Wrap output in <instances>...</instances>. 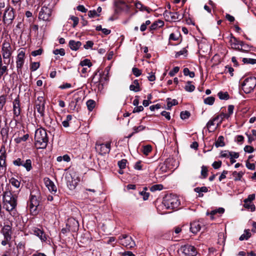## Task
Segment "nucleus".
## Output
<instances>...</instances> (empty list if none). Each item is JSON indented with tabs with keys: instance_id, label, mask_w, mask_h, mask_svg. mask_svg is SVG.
<instances>
[{
	"instance_id": "3",
	"label": "nucleus",
	"mask_w": 256,
	"mask_h": 256,
	"mask_svg": "<svg viewBox=\"0 0 256 256\" xmlns=\"http://www.w3.org/2000/svg\"><path fill=\"white\" fill-rule=\"evenodd\" d=\"M40 198V194L38 190H32L31 192L28 206L32 215H36L38 213Z\"/></svg>"
},
{
	"instance_id": "13",
	"label": "nucleus",
	"mask_w": 256,
	"mask_h": 256,
	"mask_svg": "<svg viewBox=\"0 0 256 256\" xmlns=\"http://www.w3.org/2000/svg\"><path fill=\"white\" fill-rule=\"evenodd\" d=\"M25 52L22 50H20L16 56V65L18 72H22V68L24 62Z\"/></svg>"
},
{
	"instance_id": "52",
	"label": "nucleus",
	"mask_w": 256,
	"mask_h": 256,
	"mask_svg": "<svg viewBox=\"0 0 256 256\" xmlns=\"http://www.w3.org/2000/svg\"><path fill=\"white\" fill-rule=\"evenodd\" d=\"M180 36V34H179L178 33H172L170 36L169 39L170 40H178Z\"/></svg>"
},
{
	"instance_id": "54",
	"label": "nucleus",
	"mask_w": 256,
	"mask_h": 256,
	"mask_svg": "<svg viewBox=\"0 0 256 256\" xmlns=\"http://www.w3.org/2000/svg\"><path fill=\"white\" fill-rule=\"evenodd\" d=\"M40 63L38 62H33L30 64V68L32 71H36L40 67Z\"/></svg>"
},
{
	"instance_id": "64",
	"label": "nucleus",
	"mask_w": 256,
	"mask_h": 256,
	"mask_svg": "<svg viewBox=\"0 0 256 256\" xmlns=\"http://www.w3.org/2000/svg\"><path fill=\"white\" fill-rule=\"evenodd\" d=\"M13 164L14 165L16 166H22L23 164V160H22L20 158H18L13 162Z\"/></svg>"
},
{
	"instance_id": "19",
	"label": "nucleus",
	"mask_w": 256,
	"mask_h": 256,
	"mask_svg": "<svg viewBox=\"0 0 256 256\" xmlns=\"http://www.w3.org/2000/svg\"><path fill=\"white\" fill-rule=\"evenodd\" d=\"M33 234L40 238L42 242H46L47 238L44 231L37 228H34L32 230Z\"/></svg>"
},
{
	"instance_id": "12",
	"label": "nucleus",
	"mask_w": 256,
	"mask_h": 256,
	"mask_svg": "<svg viewBox=\"0 0 256 256\" xmlns=\"http://www.w3.org/2000/svg\"><path fill=\"white\" fill-rule=\"evenodd\" d=\"M164 16L165 20L168 22H176L178 20H181L182 16H181L178 12H170L165 10L164 13Z\"/></svg>"
},
{
	"instance_id": "8",
	"label": "nucleus",
	"mask_w": 256,
	"mask_h": 256,
	"mask_svg": "<svg viewBox=\"0 0 256 256\" xmlns=\"http://www.w3.org/2000/svg\"><path fill=\"white\" fill-rule=\"evenodd\" d=\"M96 150L100 155L108 154L110 150V143L100 144L97 142L96 144Z\"/></svg>"
},
{
	"instance_id": "17",
	"label": "nucleus",
	"mask_w": 256,
	"mask_h": 256,
	"mask_svg": "<svg viewBox=\"0 0 256 256\" xmlns=\"http://www.w3.org/2000/svg\"><path fill=\"white\" fill-rule=\"evenodd\" d=\"M202 223L200 221H194L190 223V230L194 234H196L201 229Z\"/></svg>"
},
{
	"instance_id": "20",
	"label": "nucleus",
	"mask_w": 256,
	"mask_h": 256,
	"mask_svg": "<svg viewBox=\"0 0 256 256\" xmlns=\"http://www.w3.org/2000/svg\"><path fill=\"white\" fill-rule=\"evenodd\" d=\"M44 184L48 188L50 192L52 193L56 194L57 191V188L54 182L48 178L44 179Z\"/></svg>"
},
{
	"instance_id": "46",
	"label": "nucleus",
	"mask_w": 256,
	"mask_h": 256,
	"mask_svg": "<svg viewBox=\"0 0 256 256\" xmlns=\"http://www.w3.org/2000/svg\"><path fill=\"white\" fill-rule=\"evenodd\" d=\"M102 78L100 76V78L98 81H94L96 86L98 87V90H102L103 88V84L102 83Z\"/></svg>"
},
{
	"instance_id": "16",
	"label": "nucleus",
	"mask_w": 256,
	"mask_h": 256,
	"mask_svg": "<svg viewBox=\"0 0 256 256\" xmlns=\"http://www.w3.org/2000/svg\"><path fill=\"white\" fill-rule=\"evenodd\" d=\"M12 104L14 114L15 116L18 117L20 115L21 112L20 100L18 96L12 102Z\"/></svg>"
},
{
	"instance_id": "53",
	"label": "nucleus",
	"mask_w": 256,
	"mask_h": 256,
	"mask_svg": "<svg viewBox=\"0 0 256 256\" xmlns=\"http://www.w3.org/2000/svg\"><path fill=\"white\" fill-rule=\"evenodd\" d=\"M53 53L56 55L60 54L64 56L65 54V50L64 48L56 49L53 51Z\"/></svg>"
},
{
	"instance_id": "62",
	"label": "nucleus",
	"mask_w": 256,
	"mask_h": 256,
	"mask_svg": "<svg viewBox=\"0 0 256 256\" xmlns=\"http://www.w3.org/2000/svg\"><path fill=\"white\" fill-rule=\"evenodd\" d=\"M70 20H72L73 21L72 26L74 28L76 27V26L78 23V21H79L78 18L75 16H70Z\"/></svg>"
},
{
	"instance_id": "41",
	"label": "nucleus",
	"mask_w": 256,
	"mask_h": 256,
	"mask_svg": "<svg viewBox=\"0 0 256 256\" xmlns=\"http://www.w3.org/2000/svg\"><path fill=\"white\" fill-rule=\"evenodd\" d=\"M194 191L197 193L206 192H208V188L206 186L197 187L194 189Z\"/></svg>"
},
{
	"instance_id": "32",
	"label": "nucleus",
	"mask_w": 256,
	"mask_h": 256,
	"mask_svg": "<svg viewBox=\"0 0 256 256\" xmlns=\"http://www.w3.org/2000/svg\"><path fill=\"white\" fill-rule=\"evenodd\" d=\"M215 146L216 148L224 146V138L222 136H218L217 140L215 142Z\"/></svg>"
},
{
	"instance_id": "61",
	"label": "nucleus",
	"mask_w": 256,
	"mask_h": 256,
	"mask_svg": "<svg viewBox=\"0 0 256 256\" xmlns=\"http://www.w3.org/2000/svg\"><path fill=\"white\" fill-rule=\"evenodd\" d=\"M133 74L136 77L140 76L141 74V70L136 68H134L132 69Z\"/></svg>"
},
{
	"instance_id": "14",
	"label": "nucleus",
	"mask_w": 256,
	"mask_h": 256,
	"mask_svg": "<svg viewBox=\"0 0 256 256\" xmlns=\"http://www.w3.org/2000/svg\"><path fill=\"white\" fill-rule=\"evenodd\" d=\"M52 14V9L48 6H44L39 13L38 18L43 20H48Z\"/></svg>"
},
{
	"instance_id": "58",
	"label": "nucleus",
	"mask_w": 256,
	"mask_h": 256,
	"mask_svg": "<svg viewBox=\"0 0 256 256\" xmlns=\"http://www.w3.org/2000/svg\"><path fill=\"white\" fill-rule=\"evenodd\" d=\"M152 148L150 146H146L144 147L143 153L145 155H148V154L151 152Z\"/></svg>"
},
{
	"instance_id": "36",
	"label": "nucleus",
	"mask_w": 256,
	"mask_h": 256,
	"mask_svg": "<svg viewBox=\"0 0 256 256\" xmlns=\"http://www.w3.org/2000/svg\"><path fill=\"white\" fill-rule=\"evenodd\" d=\"M244 206L248 210H250L251 211H254L255 210V206L252 202H244Z\"/></svg>"
},
{
	"instance_id": "44",
	"label": "nucleus",
	"mask_w": 256,
	"mask_h": 256,
	"mask_svg": "<svg viewBox=\"0 0 256 256\" xmlns=\"http://www.w3.org/2000/svg\"><path fill=\"white\" fill-rule=\"evenodd\" d=\"M214 98L213 96H209L204 100L205 104L212 105L214 102Z\"/></svg>"
},
{
	"instance_id": "23",
	"label": "nucleus",
	"mask_w": 256,
	"mask_h": 256,
	"mask_svg": "<svg viewBox=\"0 0 256 256\" xmlns=\"http://www.w3.org/2000/svg\"><path fill=\"white\" fill-rule=\"evenodd\" d=\"M6 158V150H3L2 148L0 150V167L5 166Z\"/></svg>"
},
{
	"instance_id": "59",
	"label": "nucleus",
	"mask_w": 256,
	"mask_h": 256,
	"mask_svg": "<svg viewBox=\"0 0 256 256\" xmlns=\"http://www.w3.org/2000/svg\"><path fill=\"white\" fill-rule=\"evenodd\" d=\"M94 46V42L92 41L88 40L86 42V44L84 45V48L86 50H88L89 48H92Z\"/></svg>"
},
{
	"instance_id": "30",
	"label": "nucleus",
	"mask_w": 256,
	"mask_h": 256,
	"mask_svg": "<svg viewBox=\"0 0 256 256\" xmlns=\"http://www.w3.org/2000/svg\"><path fill=\"white\" fill-rule=\"evenodd\" d=\"M244 172H237L234 171L232 172V176L234 180L236 181L240 180L242 177L244 175Z\"/></svg>"
},
{
	"instance_id": "45",
	"label": "nucleus",
	"mask_w": 256,
	"mask_h": 256,
	"mask_svg": "<svg viewBox=\"0 0 256 256\" xmlns=\"http://www.w3.org/2000/svg\"><path fill=\"white\" fill-rule=\"evenodd\" d=\"M80 65L82 66H88V68H90L92 66V64L89 60L85 59L80 62Z\"/></svg>"
},
{
	"instance_id": "35",
	"label": "nucleus",
	"mask_w": 256,
	"mask_h": 256,
	"mask_svg": "<svg viewBox=\"0 0 256 256\" xmlns=\"http://www.w3.org/2000/svg\"><path fill=\"white\" fill-rule=\"evenodd\" d=\"M86 106L90 111L92 110L96 106V102L92 100H89L86 102Z\"/></svg>"
},
{
	"instance_id": "33",
	"label": "nucleus",
	"mask_w": 256,
	"mask_h": 256,
	"mask_svg": "<svg viewBox=\"0 0 256 256\" xmlns=\"http://www.w3.org/2000/svg\"><path fill=\"white\" fill-rule=\"evenodd\" d=\"M251 236V234L248 230H246L244 232V234L241 235L240 237L239 240H248Z\"/></svg>"
},
{
	"instance_id": "43",
	"label": "nucleus",
	"mask_w": 256,
	"mask_h": 256,
	"mask_svg": "<svg viewBox=\"0 0 256 256\" xmlns=\"http://www.w3.org/2000/svg\"><path fill=\"white\" fill-rule=\"evenodd\" d=\"M10 183L16 188H18L20 186V182L18 180L12 178L10 180Z\"/></svg>"
},
{
	"instance_id": "37",
	"label": "nucleus",
	"mask_w": 256,
	"mask_h": 256,
	"mask_svg": "<svg viewBox=\"0 0 256 256\" xmlns=\"http://www.w3.org/2000/svg\"><path fill=\"white\" fill-rule=\"evenodd\" d=\"M218 96L220 100H227L230 98L229 95L227 92H220L218 93Z\"/></svg>"
},
{
	"instance_id": "27",
	"label": "nucleus",
	"mask_w": 256,
	"mask_h": 256,
	"mask_svg": "<svg viewBox=\"0 0 256 256\" xmlns=\"http://www.w3.org/2000/svg\"><path fill=\"white\" fill-rule=\"evenodd\" d=\"M9 128L8 127H5L2 128L0 131V134L2 136L3 140L6 142L8 138Z\"/></svg>"
},
{
	"instance_id": "24",
	"label": "nucleus",
	"mask_w": 256,
	"mask_h": 256,
	"mask_svg": "<svg viewBox=\"0 0 256 256\" xmlns=\"http://www.w3.org/2000/svg\"><path fill=\"white\" fill-rule=\"evenodd\" d=\"M224 210L222 208H220L218 209L212 210L210 212H207L206 215H210V218L213 220L214 218V216L217 214H222L224 212Z\"/></svg>"
},
{
	"instance_id": "60",
	"label": "nucleus",
	"mask_w": 256,
	"mask_h": 256,
	"mask_svg": "<svg viewBox=\"0 0 256 256\" xmlns=\"http://www.w3.org/2000/svg\"><path fill=\"white\" fill-rule=\"evenodd\" d=\"M180 68L178 66L174 67L172 70L169 72V75L171 76H174L179 71Z\"/></svg>"
},
{
	"instance_id": "63",
	"label": "nucleus",
	"mask_w": 256,
	"mask_h": 256,
	"mask_svg": "<svg viewBox=\"0 0 256 256\" xmlns=\"http://www.w3.org/2000/svg\"><path fill=\"white\" fill-rule=\"evenodd\" d=\"M244 150L246 152L252 153L254 151V148L252 146H246L244 148Z\"/></svg>"
},
{
	"instance_id": "28",
	"label": "nucleus",
	"mask_w": 256,
	"mask_h": 256,
	"mask_svg": "<svg viewBox=\"0 0 256 256\" xmlns=\"http://www.w3.org/2000/svg\"><path fill=\"white\" fill-rule=\"evenodd\" d=\"M216 117L218 118V122L217 123V126H218L222 124L224 119H228L229 118L228 116H227L226 114L224 112L220 113V114L216 116Z\"/></svg>"
},
{
	"instance_id": "11",
	"label": "nucleus",
	"mask_w": 256,
	"mask_h": 256,
	"mask_svg": "<svg viewBox=\"0 0 256 256\" xmlns=\"http://www.w3.org/2000/svg\"><path fill=\"white\" fill-rule=\"evenodd\" d=\"M229 42L232 48L240 51H244L242 48V46H244V42L239 40L235 37L231 36L230 38Z\"/></svg>"
},
{
	"instance_id": "18",
	"label": "nucleus",
	"mask_w": 256,
	"mask_h": 256,
	"mask_svg": "<svg viewBox=\"0 0 256 256\" xmlns=\"http://www.w3.org/2000/svg\"><path fill=\"white\" fill-rule=\"evenodd\" d=\"M66 180L68 188L71 190L74 189L78 184V180L74 178L70 174L66 176Z\"/></svg>"
},
{
	"instance_id": "38",
	"label": "nucleus",
	"mask_w": 256,
	"mask_h": 256,
	"mask_svg": "<svg viewBox=\"0 0 256 256\" xmlns=\"http://www.w3.org/2000/svg\"><path fill=\"white\" fill-rule=\"evenodd\" d=\"M218 120V117H214L211 120H210L206 124V127L209 130V131H210V129L211 128V126H214V122L216 121H217Z\"/></svg>"
},
{
	"instance_id": "26",
	"label": "nucleus",
	"mask_w": 256,
	"mask_h": 256,
	"mask_svg": "<svg viewBox=\"0 0 256 256\" xmlns=\"http://www.w3.org/2000/svg\"><path fill=\"white\" fill-rule=\"evenodd\" d=\"M130 90L134 92H138L140 90L138 80H136L134 81L133 84L130 86Z\"/></svg>"
},
{
	"instance_id": "25",
	"label": "nucleus",
	"mask_w": 256,
	"mask_h": 256,
	"mask_svg": "<svg viewBox=\"0 0 256 256\" xmlns=\"http://www.w3.org/2000/svg\"><path fill=\"white\" fill-rule=\"evenodd\" d=\"M135 6L137 9H138L140 11H146L148 13H150L151 11V10L146 6H144L140 2H136L135 4Z\"/></svg>"
},
{
	"instance_id": "42",
	"label": "nucleus",
	"mask_w": 256,
	"mask_h": 256,
	"mask_svg": "<svg viewBox=\"0 0 256 256\" xmlns=\"http://www.w3.org/2000/svg\"><path fill=\"white\" fill-rule=\"evenodd\" d=\"M68 222H72L73 224L74 225V227L75 228L74 229L71 228L70 226H69V224H66V226L68 227V231H70V230L75 231L76 230V228H78V222L77 221L75 220H70Z\"/></svg>"
},
{
	"instance_id": "48",
	"label": "nucleus",
	"mask_w": 256,
	"mask_h": 256,
	"mask_svg": "<svg viewBox=\"0 0 256 256\" xmlns=\"http://www.w3.org/2000/svg\"><path fill=\"white\" fill-rule=\"evenodd\" d=\"M242 62L244 64H256V59L250 58H244Z\"/></svg>"
},
{
	"instance_id": "6",
	"label": "nucleus",
	"mask_w": 256,
	"mask_h": 256,
	"mask_svg": "<svg viewBox=\"0 0 256 256\" xmlns=\"http://www.w3.org/2000/svg\"><path fill=\"white\" fill-rule=\"evenodd\" d=\"M2 52L4 64L8 65L10 63V58L12 54V48L8 42L4 41L2 45Z\"/></svg>"
},
{
	"instance_id": "39",
	"label": "nucleus",
	"mask_w": 256,
	"mask_h": 256,
	"mask_svg": "<svg viewBox=\"0 0 256 256\" xmlns=\"http://www.w3.org/2000/svg\"><path fill=\"white\" fill-rule=\"evenodd\" d=\"M184 74L185 76H188L190 78H194L195 76L194 72L190 71L189 69L187 68H186L183 70Z\"/></svg>"
},
{
	"instance_id": "51",
	"label": "nucleus",
	"mask_w": 256,
	"mask_h": 256,
	"mask_svg": "<svg viewBox=\"0 0 256 256\" xmlns=\"http://www.w3.org/2000/svg\"><path fill=\"white\" fill-rule=\"evenodd\" d=\"M180 118L182 120L188 118L190 116V113L188 111H183L180 112Z\"/></svg>"
},
{
	"instance_id": "47",
	"label": "nucleus",
	"mask_w": 256,
	"mask_h": 256,
	"mask_svg": "<svg viewBox=\"0 0 256 256\" xmlns=\"http://www.w3.org/2000/svg\"><path fill=\"white\" fill-rule=\"evenodd\" d=\"M127 160L126 159H122L118 162V166L120 169L125 168L126 167Z\"/></svg>"
},
{
	"instance_id": "10",
	"label": "nucleus",
	"mask_w": 256,
	"mask_h": 256,
	"mask_svg": "<svg viewBox=\"0 0 256 256\" xmlns=\"http://www.w3.org/2000/svg\"><path fill=\"white\" fill-rule=\"evenodd\" d=\"M120 244L127 248H132L135 246L134 242L131 236L124 234L120 237Z\"/></svg>"
},
{
	"instance_id": "55",
	"label": "nucleus",
	"mask_w": 256,
	"mask_h": 256,
	"mask_svg": "<svg viewBox=\"0 0 256 256\" xmlns=\"http://www.w3.org/2000/svg\"><path fill=\"white\" fill-rule=\"evenodd\" d=\"M6 102V96L2 95L0 96V110H2Z\"/></svg>"
},
{
	"instance_id": "22",
	"label": "nucleus",
	"mask_w": 256,
	"mask_h": 256,
	"mask_svg": "<svg viewBox=\"0 0 256 256\" xmlns=\"http://www.w3.org/2000/svg\"><path fill=\"white\" fill-rule=\"evenodd\" d=\"M69 46L70 48L73 50H77L82 46V43L80 41H75L70 40L69 42Z\"/></svg>"
},
{
	"instance_id": "7",
	"label": "nucleus",
	"mask_w": 256,
	"mask_h": 256,
	"mask_svg": "<svg viewBox=\"0 0 256 256\" xmlns=\"http://www.w3.org/2000/svg\"><path fill=\"white\" fill-rule=\"evenodd\" d=\"M256 86V78L250 77L246 78L242 84V89L246 94L251 92Z\"/></svg>"
},
{
	"instance_id": "9",
	"label": "nucleus",
	"mask_w": 256,
	"mask_h": 256,
	"mask_svg": "<svg viewBox=\"0 0 256 256\" xmlns=\"http://www.w3.org/2000/svg\"><path fill=\"white\" fill-rule=\"evenodd\" d=\"M36 108L41 116H44L45 100L42 96L38 97L36 100Z\"/></svg>"
},
{
	"instance_id": "1",
	"label": "nucleus",
	"mask_w": 256,
	"mask_h": 256,
	"mask_svg": "<svg viewBox=\"0 0 256 256\" xmlns=\"http://www.w3.org/2000/svg\"><path fill=\"white\" fill-rule=\"evenodd\" d=\"M16 198V196L12 194L10 192H5L4 195V207L13 216L16 214V210L17 204Z\"/></svg>"
},
{
	"instance_id": "56",
	"label": "nucleus",
	"mask_w": 256,
	"mask_h": 256,
	"mask_svg": "<svg viewBox=\"0 0 256 256\" xmlns=\"http://www.w3.org/2000/svg\"><path fill=\"white\" fill-rule=\"evenodd\" d=\"M201 174L204 178H206L208 176V168L204 166H202Z\"/></svg>"
},
{
	"instance_id": "57",
	"label": "nucleus",
	"mask_w": 256,
	"mask_h": 256,
	"mask_svg": "<svg viewBox=\"0 0 256 256\" xmlns=\"http://www.w3.org/2000/svg\"><path fill=\"white\" fill-rule=\"evenodd\" d=\"M100 14L97 13L96 10H90L88 12V16L90 18H94L96 16H98Z\"/></svg>"
},
{
	"instance_id": "21",
	"label": "nucleus",
	"mask_w": 256,
	"mask_h": 256,
	"mask_svg": "<svg viewBox=\"0 0 256 256\" xmlns=\"http://www.w3.org/2000/svg\"><path fill=\"white\" fill-rule=\"evenodd\" d=\"M2 231L4 238H6L7 240H10L12 234L11 226L10 225H5Z\"/></svg>"
},
{
	"instance_id": "5",
	"label": "nucleus",
	"mask_w": 256,
	"mask_h": 256,
	"mask_svg": "<svg viewBox=\"0 0 256 256\" xmlns=\"http://www.w3.org/2000/svg\"><path fill=\"white\" fill-rule=\"evenodd\" d=\"M2 20L5 24H11L15 18L16 14L14 10L10 6H7L2 12Z\"/></svg>"
},
{
	"instance_id": "49",
	"label": "nucleus",
	"mask_w": 256,
	"mask_h": 256,
	"mask_svg": "<svg viewBox=\"0 0 256 256\" xmlns=\"http://www.w3.org/2000/svg\"><path fill=\"white\" fill-rule=\"evenodd\" d=\"M168 101L167 102L168 109L170 110L171 107L172 106L176 105L178 103L176 100H172V101H169L170 98L168 99Z\"/></svg>"
},
{
	"instance_id": "29",
	"label": "nucleus",
	"mask_w": 256,
	"mask_h": 256,
	"mask_svg": "<svg viewBox=\"0 0 256 256\" xmlns=\"http://www.w3.org/2000/svg\"><path fill=\"white\" fill-rule=\"evenodd\" d=\"M184 90L188 92H192L195 90V86L192 84V82L188 81L186 82V85L184 86Z\"/></svg>"
},
{
	"instance_id": "31",
	"label": "nucleus",
	"mask_w": 256,
	"mask_h": 256,
	"mask_svg": "<svg viewBox=\"0 0 256 256\" xmlns=\"http://www.w3.org/2000/svg\"><path fill=\"white\" fill-rule=\"evenodd\" d=\"M22 166L25 168L27 171H30L32 168L31 160L30 159H28L25 161V162L23 161V164Z\"/></svg>"
},
{
	"instance_id": "40",
	"label": "nucleus",
	"mask_w": 256,
	"mask_h": 256,
	"mask_svg": "<svg viewBox=\"0 0 256 256\" xmlns=\"http://www.w3.org/2000/svg\"><path fill=\"white\" fill-rule=\"evenodd\" d=\"M145 128H146L145 126L140 125L138 126H134L132 128V130H133L134 133L136 134V133L139 132H142V131L144 130Z\"/></svg>"
},
{
	"instance_id": "15",
	"label": "nucleus",
	"mask_w": 256,
	"mask_h": 256,
	"mask_svg": "<svg viewBox=\"0 0 256 256\" xmlns=\"http://www.w3.org/2000/svg\"><path fill=\"white\" fill-rule=\"evenodd\" d=\"M180 250L186 256H196L197 254L196 248L190 245L183 246Z\"/></svg>"
},
{
	"instance_id": "4",
	"label": "nucleus",
	"mask_w": 256,
	"mask_h": 256,
	"mask_svg": "<svg viewBox=\"0 0 256 256\" xmlns=\"http://www.w3.org/2000/svg\"><path fill=\"white\" fill-rule=\"evenodd\" d=\"M163 202L166 208L170 210L176 208L180 205L178 197L172 194L166 196Z\"/></svg>"
},
{
	"instance_id": "2",
	"label": "nucleus",
	"mask_w": 256,
	"mask_h": 256,
	"mask_svg": "<svg viewBox=\"0 0 256 256\" xmlns=\"http://www.w3.org/2000/svg\"><path fill=\"white\" fill-rule=\"evenodd\" d=\"M34 140L38 148H45L48 142L46 130L42 128L37 129L35 132Z\"/></svg>"
},
{
	"instance_id": "34",
	"label": "nucleus",
	"mask_w": 256,
	"mask_h": 256,
	"mask_svg": "<svg viewBox=\"0 0 256 256\" xmlns=\"http://www.w3.org/2000/svg\"><path fill=\"white\" fill-rule=\"evenodd\" d=\"M29 135L28 134H26L22 136L18 137L14 139V142L16 144H19L22 142H26L28 138Z\"/></svg>"
},
{
	"instance_id": "50",
	"label": "nucleus",
	"mask_w": 256,
	"mask_h": 256,
	"mask_svg": "<svg viewBox=\"0 0 256 256\" xmlns=\"http://www.w3.org/2000/svg\"><path fill=\"white\" fill-rule=\"evenodd\" d=\"M163 188V186L162 184H155L152 186L150 190L152 192H154L156 190H160Z\"/></svg>"
}]
</instances>
